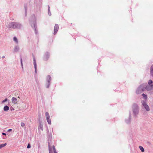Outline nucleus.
<instances>
[{
  "label": "nucleus",
  "instance_id": "obj_1",
  "mask_svg": "<svg viewBox=\"0 0 153 153\" xmlns=\"http://www.w3.org/2000/svg\"><path fill=\"white\" fill-rule=\"evenodd\" d=\"M8 27L9 28L14 29H20L22 27V25L19 22H11L9 24Z\"/></svg>",
  "mask_w": 153,
  "mask_h": 153
},
{
  "label": "nucleus",
  "instance_id": "obj_2",
  "mask_svg": "<svg viewBox=\"0 0 153 153\" xmlns=\"http://www.w3.org/2000/svg\"><path fill=\"white\" fill-rule=\"evenodd\" d=\"M132 108L134 116L136 117L139 112V106L137 104L134 103L133 105Z\"/></svg>",
  "mask_w": 153,
  "mask_h": 153
},
{
  "label": "nucleus",
  "instance_id": "obj_3",
  "mask_svg": "<svg viewBox=\"0 0 153 153\" xmlns=\"http://www.w3.org/2000/svg\"><path fill=\"white\" fill-rule=\"evenodd\" d=\"M29 21L31 27L33 28L34 27L35 33L36 34H37L38 32L37 30V27L35 19H33V22H32L31 20H30Z\"/></svg>",
  "mask_w": 153,
  "mask_h": 153
},
{
  "label": "nucleus",
  "instance_id": "obj_4",
  "mask_svg": "<svg viewBox=\"0 0 153 153\" xmlns=\"http://www.w3.org/2000/svg\"><path fill=\"white\" fill-rule=\"evenodd\" d=\"M145 90V86L143 85H140L137 89L136 93L137 94H141Z\"/></svg>",
  "mask_w": 153,
  "mask_h": 153
},
{
  "label": "nucleus",
  "instance_id": "obj_5",
  "mask_svg": "<svg viewBox=\"0 0 153 153\" xmlns=\"http://www.w3.org/2000/svg\"><path fill=\"white\" fill-rule=\"evenodd\" d=\"M141 102L143 107L147 111H149L150 110V108L149 106L147 104L145 100H141Z\"/></svg>",
  "mask_w": 153,
  "mask_h": 153
},
{
  "label": "nucleus",
  "instance_id": "obj_6",
  "mask_svg": "<svg viewBox=\"0 0 153 153\" xmlns=\"http://www.w3.org/2000/svg\"><path fill=\"white\" fill-rule=\"evenodd\" d=\"M51 77H48L47 78L46 82L45 84V86L46 88H49L51 84Z\"/></svg>",
  "mask_w": 153,
  "mask_h": 153
},
{
  "label": "nucleus",
  "instance_id": "obj_7",
  "mask_svg": "<svg viewBox=\"0 0 153 153\" xmlns=\"http://www.w3.org/2000/svg\"><path fill=\"white\" fill-rule=\"evenodd\" d=\"M49 152L52 151V147H53V145H54L53 143L52 142V140H48Z\"/></svg>",
  "mask_w": 153,
  "mask_h": 153
},
{
  "label": "nucleus",
  "instance_id": "obj_8",
  "mask_svg": "<svg viewBox=\"0 0 153 153\" xmlns=\"http://www.w3.org/2000/svg\"><path fill=\"white\" fill-rule=\"evenodd\" d=\"M45 115L48 124L49 125H51V123L49 114L48 112H46L45 113Z\"/></svg>",
  "mask_w": 153,
  "mask_h": 153
},
{
  "label": "nucleus",
  "instance_id": "obj_9",
  "mask_svg": "<svg viewBox=\"0 0 153 153\" xmlns=\"http://www.w3.org/2000/svg\"><path fill=\"white\" fill-rule=\"evenodd\" d=\"M50 54L49 53L47 52L43 56V59L45 61L47 60L49 58Z\"/></svg>",
  "mask_w": 153,
  "mask_h": 153
},
{
  "label": "nucleus",
  "instance_id": "obj_10",
  "mask_svg": "<svg viewBox=\"0 0 153 153\" xmlns=\"http://www.w3.org/2000/svg\"><path fill=\"white\" fill-rule=\"evenodd\" d=\"M145 89L147 91H150L153 89V85H147L145 87Z\"/></svg>",
  "mask_w": 153,
  "mask_h": 153
},
{
  "label": "nucleus",
  "instance_id": "obj_11",
  "mask_svg": "<svg viewBox=\"0 0 153 153\" xmlns=\"http://www.w3.org/2000/svg\"><path fill=\"white\" fill-rule=\"evenodd\" d=\"M59 28V26L57 24H56L54 26V34L55 35L56 34Z\"/></svg>",
  "mask_w": 153,
  "mask_h": 153
},
{
  "label": "nucleus",
  "instance_id": "obj_12",
  "mask_svg": "<svg viewBox=\"0 0 153 153\" xmlns=\"http://www.w3.org/2000/svg\"><path fill=\"white\" fill-rule=\"evenodd\" d=\"M131 112L130 111L129 114V117L128 118V119H126L125 120V122L127 124H129L131 122Z\"/></svg>",
  "mask_w": 153,
  "mask_h": 153
},
{
  "label": "nucleus",
  "instance_id": "obj_13",
  "mask_svg": "<svg viewBox=\"0 0 153 153\" xmlns=\"http://www.w3.org/2000/svg\"><path fill=\"white\" fill-rule=\"evenodd\" d=\"M33 64L35 68V71L36 72V60L34 55H33Z\"/></svg>",
  "mask_w": 153,
  "mask_h": 153
},
{
  "label": "nucleus",
  "instance_id": "obj_14",
  "mask_svg": "<svg viewBox=\"0 0 153 153\" xmlns=\"http://www.w3.org/2000/svg\"><path fill=\"white\" fill-rule=\"evenodd\" d=\"M47 132H48V140H52V138L51 133H49V130H47Z\"/></svg>",
  "mask_w": 153,
  "mask_h": 153
},
{
  "label": "nucleus",
  "instance_id": "obj_15",
  "mask_svg": "<svg viewBox=\"0 0 153 153\" xmlns=\"http://www.w3.org/2000/svg\"><path fill=\"white\" fill-rule=\"evenodd\" d=\"M12 101L13 103L16 104L17 103V100L16 98L13 97L12 99Z\"/></svg>",
  "mask_w": 153,
  "mask_h": 153
},
{
  "label": "nucleus",
  "instance_id": "obj_16",
  "mask_svg": "<svg viewBox=\"0 0 153 153\" xmlns=\"http://www.w3.org/2000/svg\"><path fill=\"white\" fill-rule=\"evenodd\" d=\"M19 47L18 45H16L15 46L14 49V52H17L19 51Z\"/></svg>",
  "mask_w": 153,
  "mask_h": 153
},
{
  "label": "nucleus",
  "instance_id": "obj_17",
  "mask_svg": "<svg viewBox=\"0 0 153 153\" xmlns=\"http://www.w3.org/2000/svg\"><path fill=\"white\" fill-rule=\"evenodd\" d=\"M150 72L151 75L153 76V64L151 67Z\"/></svg>",
  "mask_w": 153,
  "mask_h": 153
},
{
  "label": "nucleus",
  "instance_id": "obj_18",
  "mask_svg": "<svg viewBox=\"0 0 153 153\" xmlns=\"http://www.w3.org/2000/svg\"><path fill=\"white\" fill-rule=\"evenodd\" d=\"M38 127L39 129H41L42 131L43 130V125L41 124L40 122V123L38 126Z\"/></svg>",
  "mask_w": 153,
  "mask_h": 153
},
{
  "label": "nucleus",
  "instance_id": "obj_19",
  "mask_svg": "<svg viewBox=\"0 0 153 153\" xmlns=\"http://www.w3.org/2000/svg\"><path fill=\"white\" fill-rule=\"evenodd\" d=\"M9 107L7 105L5 106L3 108L4 110V111H7L9 110Z\"/></svg>",
  "mask_w": 153,
  "mask_h": 153
},
{
  "label": "nucleus",
  "instance_id": "obj_20",
  "mask_svg": "<svg viewBox=\"0 0 153 153\" xmlns=\"http://www.w3.org/2000/svg\"><path fill=\"white\" fill-rule=\"evenodd\" d=\"M24 8L25 10V16H26L27 9V4H24Z\"/></svg>",
  "mask_w": 153,
  "mask_h": 153
},
{
  "label": "nucleus",
  "instance_id": "obj_21",
  "mask_svg": "<svg viewBox=\"0 0 153 153\" xmlns=\"http://www.w3.org/2000/svg\"><path fill=\"white\" fill-rule=\"evenodd\" d=\"M48 14L49 16H51V13L50 12V7L49 5H48Z\"/></svg>",
  "mask_w": 153,
  "mask_h": 153
},
{
  "label": "nucleus",
  "instance_id": "obj_22",
  "mask_svg": "<svg viewBox=\"0 0 153 153\" xmlns=\"http://www.w3.org/2000/svg\"><path fill=\"white\" fill-rule=\"evenodd\" d=\"M139 148L142 152H144V149L142 146H139Z\"/></svg>",
  "mask_w": 153,
  "mask_h": 153
},
{
  "label": "nucleus",
  "instance_id": "obj_23",
  "mask_svg": "<svg viewBox=\"0 0 153 153\" xmlns=\"http://www.w3.org/2000/svg\"><path fill=\"white\" fill-rule=\"evenodd\" d=\"M7 143H5L4 144H2L0 145V149L4 147L7 145Z\"/></svg>",
  "mask_w": 153,
  "mask_h": 153
},
{
  "label": "nucleus",
  "instance_id": "obj_24",
  "mask_svg": "<svg viewBox=\"0 0 153 153\" xmlns=\"http://www.w3.org/2000/svg\"><path fill=\"white\" fill-rule=\"evenodd\" d=\"M13 40L17 44H18V40H17V38L16 37H13Z\"/></svg>",
  "mask_w": 153,
  "mask_h": 153
},
{
  "label": "nucleus",
  "instance_id": "obj_25",
  "mask_svg": "<svg viewBox=\"0 0 153 153\" xmlns=\"http://www.w3.org/2000/svg\"><path fill=\"white\" fill-rule=\"evenodd\" d=\"M142 96H143V97L146 100H147V95L144 94H142Z\"/></svg>",
  "mask_w": 153,
  "mask_h": 153
},
{
  "label": "nucleus",
  "instance_id": "obj_26",
  "mask_svg": "<svg viewBox=\"0 0 153 153\" xmlns=\"http://www.w3.org/2000/svg\"><path fill=\"white\" fill-rule=\"evenodd\" d=\"M53 149L54 153H57L54 145H53Z\"/></svg>",
  "mask_w": 153,
  "mask_h": 153
},
{
  "label": "nucleus",
  "instance_id": "obj_27",
  "mask_svg": "<svg viewBox=\"0 0 153 153\" xmlns=\"http://www.w3.org/2000/svg\"><path fill=\"white\" fill-rule=\"evenodd\" d=\"M152 81L151 80H149L148 82V83L149 85H151V84H152Z\"/></svg>",
  "mask_w": 153,
  "mask_h": 153
},
{
  "label": "nucleus",
  "instance_id": "obj_28",
  "mask_svg": "<svg viewBox=\"0 0 153 153\" xmlns=\"http://www.w3.org/2000/svg\"><path fill=\"white\" fill-rule=\"evenodd\" d=\"M20 61H21V66H22V68L23 69V63H22V58L21 57Z\"/></svg>",
  "mask_w": 153,
  "mask_h": 153
},
{
  "label": "nucleus",
  "instance_id": "obj_29",
  "mask_svg": "<svg viewBox=\"0 0 153 153\" xmlns=\"http://www.w3.org/2000/svg\"><path fill=\"white\" fill-rule=\"evenodd\" d=\"M21 125L22 127H24L25 126V124L23 122H22L21 123Z\"/></svg>",
  "mask_w": 153,
  "mask_h": 153
},
{
  "label": "nucleus",
  "instance_id": "obj_30",
  "mask_svg": "<svg viewBox=\"0 0 153 153\" xmlns=\"http://www.w3.org/2000/svg\"><path fill=\"white\" fill-rule=\"evenodd\" d=\"M7 100H8L6 98L2 101V103H4V102H6V101H7Z\"/></svg>",
  "mask_w": 153,
  "mask_h": 153
},
{
  "label": "nucleus",
  "instance_id": "obj_31",
  "mask_svg": "<svg viewBox=\"0 0 153 153\" xmlns=\"http://www.w3.org/2000/svg\"><path fill=\"white\" fill-rule=\"evenodd\" d=\"M30 147H31V146H30V144L28 143L27 145V148H28V149L30 148Z\"/></svg>",
  "mask_w": 153,
  "mask_h": 153
},
{
  "label": "nucleus",
  "instance_id": "obj_32",
  "mask_svg": "<svg viewBox=\"0 0 153 153\" xmlns=\"http://www.w3.org/2000/svg\"><path fill=\"white\" fill-rule=\"evenodd\" d=\"M12 130V129H11V128L9 129L8 130L7 132H10V131H11Z\"/></svg>",
  "mask_w": 153,
  "mask_h": 153
},
{
  "label": "nucleus",
  "instance_id": "obj_33",
  "mask_svg": "<svg viewBox=\"0 0 153 153\" xmlns=\"http://www.w3.org/2000/svg\"><path fill=\"white\" fill-rule=\"evenodd\" d=\"M2 134L3 135H4V136H6V135H7L5 133H2Z\"/></svg>",
  "mask_w": 153,
  "mask_h": 153
},
{
  "label": "nucleus",
  "instance_id": "obj_34",
  "mask_svg": "<svg viewBox=\"0 0 153 153\" xmlns=\"http://www.w3.org/2000/svg\"><path fill=\"white\" fill-rule=\"evenodd\" d=\"M4 57H5L4 56H2V58H3V59H4Z\"/></svg>",
  "mask_w": 153,
  "mask_h": 153
},
{
  "label": "nucleus",
  "instance_id": "obj_35",
  "mask_svg": "<svg viewBox=\"0 0 153 153\" xmlns=\"http://www.w3.org/2000/svg\"><path fill=\"white\" fill-rule=\"evenodd\" d=\"M14 110V109L13 108H12L11 110Z\"/></svg>",
  "mask_w": 153,
  "mask_h": 153
},
{
  "label": "nucleus",
  "instance_id": "obj_36",
  "mask_svg": "<svg viewBox=\"0 0 153 153\" xmlns=\"http://www.w3.org/2000/svg\"><path fill=\"white\" fill-rule=\"evenodd\" d=\"M49 153H52V151L49 152Z\"/></svg>",
  "mask_w": 153,
  "mask_h": 153
},
{
  "label": "nucleus",
  "instance_id": "obj_37",
  "mask_svg": "<svg viewBox=\"0 0 153 153\" xmlns=\"http://www.w3.org/2000/svg\"><path fill=\"white\" fill-rule=\"evenodd\" d=\"M38 147L39 148H40V146L39 145H38Z\"/></svg>",
  "mask_w": 153,
  "mask_h": 153
},
{
  "label": "nucleus",
  "instance_id": "obj_38",
  "mask_svg": "<svg viewBox=\"0 0 153 153\" xmlns=\"http://www.w3.org/2000/svg\"><path fill=\"white\" fill-rule=\"evenodd\" d=\"M47 76H48V77H49V76H50L49 75H48Z\"/></svg>",
  "mask_w": 153,
  "mask_h": 153
},
{
  "label": "nucleus",
  "instance_id": "obj_39",
  "mask_svg": "<svg viewBox=\"0 0 153 153\" xmlns=\"http://www.w3.org/2000/svg\"><path fill=\"white\" fill-rule=\"evenodd\" d=\"M18 98H20V97H19H19H18Z\"/></svg>",
  "mask_w": 153,
  "mask_h": 153
}]
</instances>
